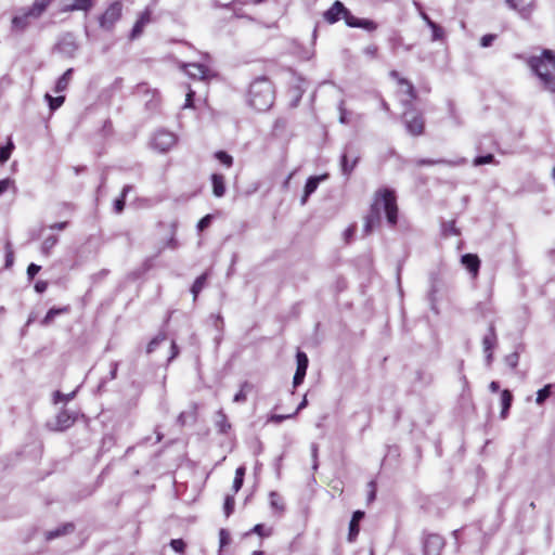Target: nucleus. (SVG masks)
<instances>
[{"label": "nucleus", "mask_w": 555, "mask_h": 555, "mask_svg": "<svg viewBox=\"0 0 555 555\" xmlns=\"http://www.w3.org/2000/svg\"><path fill=\"white\" fill-rule=\"evenodd\" d=\"M382 210L386 215L387 223L391 228L396 227L398 222V206L396 194L392 190L380 189L376 191L370 211L364 220L363 232L365 235L371 234L379 225Z\"/></svg>", "instance_id": "1"}, {"label": "nucleus", "mask_w": 555, "mask_h": 555, "mask_svg": "<svg viewBox=\"0 0 555 555\" xmlns=\"http://www.w3.org/2000/svg\"><path fill=\"white\" fill-rule=\"evenodd\" d=\"M526 64L535 75L543 88L555 93V52L543 49L540 55H532L526 59Z\"/></svg>", "instance_id": "2"}, {"label": "nucleus", "mask_w": 555, "mask_h": 555, "mask_svg": "<svg viewBox=\"0 0 555 555\" xmlns=\"http://www.w3.org/2000/svg\"><path fill=\"white\" fill-rule=\"evenodd\" d=\"M248 104L258 112L268 111L274 103L275 91L271 80L261 76L256 78L248 89Z\"/></svg>", "instance_id": "3"}, {"label": "nucleus", "mask_w": 555, "mask_h": 555, "mask_svg": "<svg viewBox=\"0 0 555 555\" xmlns=\"http://www.w3.org/2000/svg\"><path fill=\"white\" fill-rule=\"evenodd\" d=\"M122 2L115 0L108 4L106 10L98 17L99 27L107 33H112L115 28L116 23L122 16Z\"/></svg>", "instance_id": "4"}, {"label": "nucleus", "mask_w": 555, "mask_h": 555, "mask_svg": "<svg viewBox=\"0 0 555 555\" xmlns=\"http://www.w3.org/2000/svg\"><path fill=\"white\" fill-rule=\"evenodd\" d=\"M177 143L175 133L167 130H157L151 141V146L159 153L168 152Z\"/></svg>", "instance_id": "5"}, {"label": "nucleus", "mask_w": 555, "mask_h": 555, "mask_svg": "<svg viewBox=\"0 0 555 555\" xmlns=\"http://www.w3.org/2000/svg\"><path fill=\"white\" fill-rule=\"evenodd\" d=\"M360 155L353 144L349 143L345 146L344 152L340 156V169L341 173L349 177L356 168Z\"/></svg>", "instance_id": "6"}, {"label": "nucleus", "mask_w": 555, "mask_h": 555, "mask_svg": "<svg viewBox=\"0 0 555 555\" xmlns=\"http://www.w3.org/2000/svg\"><path fill=\"white\" fill-rule=\"evenodd\" d=\"M54 49L66 57H74L79 49V44L74 34L66 33L59 39Z\"/></svg>", "instance_id": "7"}, {"label": "nucleus", "mask_w": 555, "mask_h": 555, "mask_svg": "<svg viewBox=\"0 0 555 555\" xmlns=\"http://www.w3.org/2000/svg\"><path fill=\"white\" fill-rule=\"evenodd\" d=\"M77 420V414L66 409L61 410L53 423H48L47 426L54 431H63L72 427Z\"/></svg>", "instance_id": "8"}, {"label": "nucleus", "mask_w": 555, "mask_h": 555, "mask_svg": "<svg viewBox=\"0 0 555 555\" xmlns=\"http://www.w3.org/2000/svg\"><path fill=\"white\" fill-rule=\"evenodd\" d=\"M406 131L412 135H421L424 132V118L421 114L408 111L403 114Z\"/></svg>", "instance_id": "9"}, {"label": "nucleus", "mask_w": 555, "mask_h": 555, "mask_svg": "<svg viewBox=\"0 0 555 555\" xmlns=\"http://www.w3.org/2000/svg\"><path fill=\"white\" fill-rule=\"evenodd\" d=\"M444 539L436 533H428L423 540L424 555H440L444 547Z\"/></svg>", "instance_id": "10"}, {"label": "nucleus", "mask_w": 555, "mask_h": 555, "mask_svg": "<svg viewBox=\"0 0 555 555\" xmlns=\"http://www.w3.org/2000/svg\"><path fill=\"white\" fill-rule=\"evenodd\" d=\"M296 362H297V369H296V372H295V375H294V378H293V386L294 387H297L300 384H302V382L305 379V376H306V373H307V369H308V364H309V360H308L307 354L305 352H302V351H297Z\"/></svg>", "instance_id": "11"}, {"label": "nucleus", "mask_w": 555, "mask_h": 555, "mask_svg": "<svg viewBox=\"0 0 555 555\" xmlns=\"http://www.w3.org/2000/svg\"><path fill=\"white\" fill-rule=\"evenodd\" d=\"M498 343L495 327L493 323L489 324L488 333L482 339L483 352L486 353L487 363L490 364L492 361V351Z\"/></svg>", "instance_id": "12"}, {"label": "nucleus", "mask_w": 555, "mask_h": 555, "mask_svg": "<svg viewBox=\"0 0 555 555\" xmlns=\"http://www.w3.org/2000/svg\"><path fill=\"white\" fill-rule=\"evenodd\" d=\"M186 75L193 79L205 80L210 76V69L199 63H189L182 66Z\"/></svg>", "instance_id": "13"}, {"label": "nucleus", "mask_w": 555, "mask_h": 555, "mask_svg": "<svg viewBox=\"0 0 555 555\" xmlns=\"http://www.w3.org/2000/svg\"><path fill=\"white\" fill-rule=\"evenodd\" d=\"M345 11L346 7L344 3L337 0L324 12L323 17L328 24H334L343 18Z\"/></svg>", "instance_id": "14"}, {"label": "nucleus", "mask_w": 555, "mask_h": 555, "mask_svg": "<svg viewBox=\"0 0 555 555\" xmlns=\"http://www.w3.org/2000/svg\"><path fill=\"white\" fill-rule=\"evenodd\" d=\"M30 18L33 17V14H30V7L23 10L22 14L15 15L12 18V30L23 33L26 30V28L30 24Z\"/></svg>", "instance_id": "15"}, {"label": "nucleus", "mask_w": 555, "mask_h": 555, "mask_svg": "<svg viewBox=\"0 0 555 555\" xmlns=\"http://www.w3.org/2000/svg\"><path fill=\"white\" fill-rule=\"evenodd\" d=\"M151 22V11L149 9L144 10L137 22L134 23L132 30L130 33V39H137L143 33L144 27Z\"/></svg>", "instance_id": "16"}, {"label": "nucleus", "mask_w": 555, "mask_h": 555, "mask_svg": "<svg viewBox=\"0 0 555 555\" xmlns=\"http://www.w3.org/2000/svg\"><path fill=\"white\" fill-rule=\"evenodd\" d=\"M326 175H322V176H312V177H309L307 182H306V185H305V190H304V195L300 199V203L301 205H305L308 201V197L315 192V190L318 189L319 186V183L323 180L326 179Z\"/></svg>", "instance_id": "17"}, {"label": "nucleus", "mask_w": 555, "mask_h": 555, "mask_svg": "<svg viewBox=\"0 0 555 555\" xmlns=\"http://www.w3.org/2000/svg\"><path fill=\"white\" fill-rule=\"evenodd\" d=\"M416 166H434V165H447V166H460L466 164L465 158H460L457 160H448V159H429V158H420L415 160Z\"/></svg>", "instance_id": "18"}, {"label": "nucleus", "mask_w": 555, "mask_h": 555, "mask_svg": "<svg viewBox=\"0 0 555 555\" xmlns=\"http://www.w3.org/2000/svg\"><path fill=\"white\" fill-rule=\"evenodd\" d=\"M462 263L474 276L478 274L480 260L477 255L465 254L462 256Z\"/></svg>", "instance_id": "19"}, {"label": "nucleus", "mask_w": 555, "mask_h": 555, "mask_svg": "<svg viewBox=\"0 0 555 555\" xmlns=\"http://www.w3.org/2000/svg\"><path fill=\"white\" fill-rule=\"evenodd\" d=\"M364 517V513L361 511H356L351 517L349 522V533L348 540L349 542H353L359 534V521Z\"/></svg>", "instance_id": "20"}, {"label": "nucleus", "mask_w": 555, "mask_h": 555, "mask_svg": "<svg viewBox=\"0 0 555 555\" xmlns=\"http://www.w3.org/2000/svg\"><path fill=\"white\" fill-rule=\"evenodd\" d=\"M212 193L216 197H222L225 194L224 177L220 173H212L210 177Z\"/></svg>", "instance_id": "21"}, {"label": "nucleus", "mask_w": 555, "mask_h": 555, "mask_svg": "<svg viewBox=\"0 0 555 555\" xmlns=\"http://www.w3.org/2000/svg\"><path fill=\"white\" fill-rule=\"evenodd\" d=\"M94 5V0H73L63 9V12L85 11L89 12Z\"/></svg>", "instance_id": "22"}, {"label": "nucleus", "mask_w": 555, "mask_h": 555, "mask_svg": "<svg viewBox=\"0 0 555 555\" xmlns=\"http://www.w3.org/2000/svg\"><path fill=\"white\" fill-rule=\"evenodd\" d=\"M506 4L512 9L517 11L522 17L528 18L532 11L533 5H522V0H506Z\"/></svg>", "instance_id": "23"}, {"label": "nucleus", "mask_w": 555, "mask_h": 555, "mask_svg": "<svg viewBox=\"0 0 555 555\" xmlns=\"http://www.w3.org/2000/svg\"><path fill=\"white\" fill-rule=\"evenodd\" d=\"M69 311H70V307L69 306H64V307H61V308L53 307V308H51L47 312L46 317L41 320V325L42 326H48V325H50L53 322V320L56 317H59L61 314L69 313Z\"/></svg>", "instance_id": "24"}, {"label": "nucleus", "mask_w": 555, "mask_h": 555, "mask_svg": "<svg viewBox=\"0 0 555 555\" xmlns=\"http://www.w3.org/2000/svg\"><path fill=\"white\" fill-rule=\"evenodd\" d=\"M73 73H74V69L73 68H68L57 80H56V83H55V87H54V91L56 93H60V92H63L67 89L70 80H72V76H73Z\"/></svg>", "instance_id": "25"}, {"label": "nucleus", "mask_w": 555, "mask_h": 555, "mask_svg": "<svg viewBox=\"0 0 555 555\" xmlns=\"http://www.w3.org/2000/svg\"><path fill=\"white\" fill-rule=\"evenodd\" d=\"M53 1L54 0H35L30 7V14H33V17H40Z\"/></svg>", "instance_id": "26"}, {"label": "nucleus", "mask_w": 555, "mask_h": 555, "mask_svg": "<svg viewBox=\"0 0 555 555\" xmlns=\"http://www.w3.org/2000/svg\"><path fill=\"white\" fill-rule=\"evenodd\" d=\"M513 402V395L509 390L504 389L501 392V404H502V411H501V418L505 420L508 415V410Z\"/></svg>", "instance_id": "27"}, {"label": "nucleus", "mask_w": 555, "mask_h": 555, "mask_svg": "<svg viewBox=\"0 0 555 555\" xmlns=\"http://www.w3.org/2000/svg\"><path fill=\"white\" fill-rule=\"evenodd\" d=\"M207 278H208V273L205 272V273L201 274L198 278H196V280L194 281V283L191 287V293L193 294L194 301L197 299L198 294L205 287Z\"/></svg>", "instance_id": "28"}, {"label": "nucleus", "mask_w": 555, "mask_h": 555, "mask_svg": "<svg viewBox=\"0 0 555 555\" xmlns=\"http://www.w3.org/2000/svg\"><path fill=\"white\" fill-rule=\"evenodd\" d=\"M216 426L218 427L219 431L222 434H225L231 427V425L228 422L227 415L222 409H220L216 413Z\"/></svg>", "instance_id": "29"}, {"label": "nucleus", "mask_w": 555, "mask_h": 555, "mask_svg": "<svg viewBox=\"0 0 555 555\" xmlns=\"http://www.w3.org/2000/svg\"><path fill=\"white\" fill-rule=\"evenodd\" d=\"M388 42L392 52H397L400 48H403L405 51H410L412 48L411 46H405L403 43V38L399 34H393L389 38Z\"/></svg>", "instance_id": "30"}, {"label": "nucleus", "mask_w": 555, "mask_h": 555, "mask_svg": "<svg viewBox=\"0 0 555 555\" xmlns=\"http://www.w3.org/2000/svg\"><path fill=\"white\" fill-rule=\"evenodd\" d=\"M59 237L56 235H49L46 237L41 245V253L44 256H49L51 250L54 248V246L57 244Z\"/></svg>", "instance_id": "31"}, {"label": "nucleus", "mask_w": 555, "mask_h": 555, "mask_svg": "<svg viewBox=\"0 0 555 555\" xmlns=\"http://www.w3.org/2000/svg\"><path fill=\"white\" fill-rule=\"evenodd\" d=\"M269 499L271 508L276 511L279 514H282L285 507L279 493H276L275 491H271L269 494Z\"/></svg>", "instance_id": "32"}, {"label": "nucleus", "mask_w": 555, "mask_h": 555, "mask_svg": "<svg viewBox=\"0 0 555 555\" xmlns=\"http://www.w3.org/2000/svg\"><path fill=\"white\" fill-rule=\"evenodd\" d=\"M73 530H74V525L73 524H66V525L62 526L61 528L48 531L46 537H47V540H52V539H55V538H57V537H60L62 534L70 532Z\"/></svg>", "instance_id": "33"}, {"label": "nucleus", "mask_w": 555, "mask_h": 555, "mask_svg": "<svg viewBox=\"0 0 555 555\" xmlns=\"http://www.w3.org/2000/svg\"><path fill=\"white\" fill-rule=\"evenodd\" d=\"M167 338L164 332L158 333L146 346V353H152Z\"/></svg>", "instance_id": "34"}, {"label": "nucleus", "mask_w": 555, "mask_h": 555, "mask_svg": "<svg viewBox=\"0 0 555 555\" xmlns=\"http://www.w3.org/2000/svg\"><path fill=\"white\" fill-rule=\"evenodd\" d=\"M245 467L240 466L235 470V477L233 480V490L234 492H238L243 486L244 482V476H245Z\"/></svg>", "instance_id": "35"}, {"label": "nucleus", "mask_w": 555, "mask_h": 555, "mask_svg": "<svg viewBox=\"0 0 555 555\" xmlns=\"http://www.w3.org/2000/svg\"><path fill=\"white\" fill-rule=\"evenodd\" d=\"M552 385H545L543 388L539 389L537 392L535 402L539 405H542L545 400L551 396Z\"/></svg>", "instance_id": "36"}, {"label": "nucleus", "mask_w": 555, "mask_h": 555, "mask_svg": "<svg viewBox=\"0 0 555 555\" xmlns=\"http://www.w3.org/2000/svg\"><path fill=\"white\" fill-rule=\"evenodd\" d=\"M485 164H496L494 155L491 153H489L487 155H479V156L475 157L473 160V165L475 167H478V166H481Z\"/></svg>", "instance_id": "37"}, {"label": "nucleus", "mask_w": 555, "mask_h": 555, "mask_svg": "<svg viewBox=\"0 0 555 555\" xmlns=\"http://www.w3.org/2000/svg\"><path fill=\"white\" fill-rule=\"evenodd\" d=\"M215 158L218 159L227 168H230L233 165V157L224 151L216 152Z\"/></svg>", "instance_id": "38"}, {"label": "nucleus", "mask_w": 555, "mask_h": 555, "mask_svg": "<svg viewBox=\"0 0 555 555\" xmlns=\"http://www.w3.org/2000/svg\"><path fill=\"white\" fill-rule=\"evenodd\" d=\"M429 28L431 29V40L433 41H439L444 38V30L437 23H429Z\"/></svg>", "instance_id": "39"}, {"label": "nucleus", "mask_w": 555, "mask_h": 555, "mask_svg": "<svg viewBox=\"0 0 555 555\" xmlns=\"http://www.w3.org/2000/svg\"><path fill=\"white\" fill-rule=\"evenodd\" d=\"M46 100L49 103L50 109L51 111H55V109H57L59 107L62 106V104L65 101V96L64 95H59V96L53 98L49 93H47L46 94Z\"/></svg>", "instance_id": "40"}, {"label": "nucleus", "mask_w": 555, "mask_h": 555, "mask_svg": "<svg viewBox=\"0 0 555 555\" xmlns=\"http://www.w3.org/2000/svg\"><path fill=\"white\" fill-rule=\"evenodd\" d=\"M14 149L13 142L10 140L7 145L0 147V163L3 164L11 157Z\"/></svg>", "instance_id": "41"}, {"label": "nucleus", "mask_w": 555, "mask_h": 555, "mask_svg": "<svg viewBox=\"0 0 555 555\" xmlns=\"http://www.w3.org/2000/svg\"><path fill=\"white\" fill-rule=\"evenodd\" d=\"M246 389H250V385L248 382H244L241 385V390L234 395L233 402L235 403H243L247 400V395L245 392Z\"/></svg>", "instance_id": "42"}, {"label": "nucleus", "mask_w": 555, "mask_h": 555, "mask_svg": "<svg viewBox=\"0 0 555 555\" xmlns=\"http://www.w3.org/2000/svg\"><path fill=\"white\" fill-rule=\"evenodd\" d=\"M357 28H362V29H365L367 31H374V30L377 29V24L374 21H372V20L359 18L358 27Z\"/></svg>", "instance_id": "43"}, {"label": "nucleus", "mask_w": 555, "mask_h": 555, "mask_svg": "<svg viewBox=\"0 0 555 555\" xmlns=\"http://www.w3.org/2000/svg\"><path fill=\"white\" fill-rule=\"evenodd\" d=\"M76 396V391H72L70 393H63L61 391H55L54 395H53V402L54 403H59L61 401H65V402H68L70 400L74 399V397Z\"/></svg>", "instance_id": "44"}, {"label": "nucleus", "mask_w": 555, "mask_h": 555, "mask_svg": "<svg viewBox=\"0 0 555 555\" xmlns=\"http://www.w3.org/2000/svg\"><path fill=\"white\" fill-rule=\"evenodd\" d=\"M343 18L346 23L347 26L349 27H352V28H357L358 27V22H359V18L356 17L354 15L351 14V12L346 9L344 15H343Z\"/></svg>", "instance_id": "45"}, {"label": "nucleus", "mask_w": 555, "mask_h": 555, "mask_svg": "<svg viewBox=\"0 0 555 555\" xmlns=\"http://www.w3.org/2000/svg\"><path fill=\"white\" fill-rule=\"evenodd\" d=\"M235 500L232 495H227L224 499L223 509L227 517H229L234 511Z\"/></svg>", "instance_id": "46"}, {"label": "nucleus", "mask_w": 555, "mask_h": 555, "mask_svg": "<svg viewBox=\"0 0 555 555\" xmlns=\"http://www.w3.org/2000/svg\"><path fill=\"white\" fill-rule=\"evenodd\" d=\"M339 111V122L343 125L349 124L348 111L345 108V102L340 101L338 105Z\"/></svg>", "instance_id": "47"}, {"label": "nucleus", "mask_w": 555, "mask_h": 555, "mask_svg": "<svg viewBox=\"0 0 555 555\" xmlns=\"http://www.w3.org/2000/svg\"><path fill=\"white\" fill-rule=\"evenodd\" d=\"M170 546L177 553H183L185 548V543L182 539H172L170 541Z\"/></svg>", "instance_id": "48"}, {"label": "nucleus", "mask_w": 555, "mask_h": 555, "mask_svg": "<svg viewBox=\"0 0 555 555\" xmlns=\"http://www.w3.org/2000/svg\"><path fill=\"white\" fill-rule=\"evenodd\" d=\"M10 188H15L14 181L10 178L0 180V196L7 192Z\"/></svg>", "instance_id": "49"}, {"label": "nucleus", "mask_w": 555, "mask_h": 555, "mask_svg": "<svg viewBox=\"0 0 555 555\" xmlns=\"http://www.w3.org/2000/svg\"><path fill=\"white\" fill-rule=\"evenodd\" d=\"M398 81H399L400 85H404L406 87V93L410 95L411 99H415L416 98V93H415L414 87H413V85L411 82H409L404 78H399Z\"/></svg>", "instance_id": "50"}, {"label": "nucleus", "mask_w": 555, "mask_h": 555, "mask_svg": "<svg viewBox=\"0 0 555 555\" xmlns=\"http://www.w3.org/2000/svg\"><path fill=\"white\" fill-rule=\"evenodd\" d=\"M496 38V35L494 34H487L485 36L481 37L480 39V46L482 48H488L492 44V42L495 40Z\"/></svg>", "instance_id": "51"}, {"label": "nucleus", "mask_w": 555, "mask_h": 555, "mask_svg": "<svg viewBox=\"0 0 555 555\" xmlns=\"http://www.w3.org/2000/svg\"><path fill=\"white\" fill-rule=\"evenodd\" d=\"M210 222H211V216H210V215H206L205 217H203V218L198 221V223H197V229H198V231H203V230H205L206 228H208V227H209V224H210Z\"/></svg>", "instance_id": "52"}, {"label": "nucleus", "mask_w": 555, "mask_h": 555, "mask_svg": "<svg viewBox=\"0 0 555 555\" xmlns=\"http://www.w3.org/2000/svg\"><path fill=\"white\" fill-rule=\"evenodd\" d=\"M356 225L354 224H351L350 227H348L345 231H344V238L346 241V243H350L354 233H356Z\"/></svg>", "instance_id": "53"}, {"label": "nucleus", "mask_w": 555, "mask_h": 555, "mask_svg": "<svg viewBox=\"0 0 555 555\" xmlns=\"http://www.w3.org/2000/svg\"><path fill=\"white\" fill-rule=\"evenodd\" d=\"M251 532L257 533L260 537H269L271 534V530L264 531V527L261 524L254 526Z\"/></svg>", "instance_id": "54"}, {"label": "nucleus", "mask_w": 555, "mask_h": 555, "mask_svg": "<svg viewBox=\"0 0 555 555\" xmlns=\"http://www.w3.org/2000/svg\"><path fill=\"white\" fill-rule=\"evenodd\" d=\"M519 356L518 353L514 352L506 357L505 361L511 367H516L518 364Z\"/></svg>", "instance_id": "55"}, {"label": "nucleus", "mask_w": 555, "mask_h": 555, "mask_svg": "<svg viewBox=\"0 0 555 555\" xmlns=\"http://www.w3.org/2000/svg\"><path fill=\"white\" fill-rule=\"evenodd\" d=\"M377 51H378V48L375 44H370V46L365 47L363 50L364 54L372 59L376 57Z\"/></svg>", "instance_id": "56"}, {"label": "nucleus", "mask_w": 555, "mask_h": 555, "mask_svg": "<svg viewBox=\"0 0 555 555\" xmlns=\"http://www.w3.org/2000/svg\"><path fill=\"white\" fill-rule=\"evenodd\" d=\"M41 267L36 263H30L27 268V275L31 280L40 271Z\"/></svg>", "instance_id": "57"}, {"label": "nucleus", "mask_w": 555, "mask_h": 555, "mask_svg": "<svg viewBox=\"0 0 555 555\" xmlns=\"http://www.w3.org/2000/svg\"><path fill=\"white\" fill-rule=\"evenodd\" d=\"M179 347L178 345L176 344L175 340L171 341V346H170V356L168 358V362H171L173 359H176L178 356H179Z\"/></svg>", "instance_id": "58"}, {"label": "nucleus", "mask_w": 555, "mask_h": 555, "mask_svg": "<svg viewBox=\"0 0 555 555\" xmlns=\"http://www.w3.org/2000/svg\"><path fill=\"white\" fill-rule=\"evenodd\" d=\"M294 414H287V415H282V414H273L271 417H270V422H273V423H276V424H280L282 423L283 421L287 420V418H291L293 417Z\"/></svg>", "instance_id": "59"}, {"label": "nucleus", "mask_w": 555, "mask_h": 555, "mask_svg": "<svg viewBox=\"0 0 555 555\" xmlns=\"http://www.w3.org/2000/svg\"><path fill=\"white\" fill-rule=\"evenodd\" d=\"M125 198L126 197L120 196L119 198L115 199V202H114V209H115V211L117 214H119V212H121L124 210Z\"/></svg>", "instance_id": "60"}, {"label": "nucleus", "mask_w": 555, "mask_h": 555, "mask_svg": "<svg viewBox=\"0 0 555 555\" xmlns=\"http://www.w3.org/2000/svg\"><path fill=\"white\" fill-rule=\"evenodd\" d=\"M195 95V92L192 89H189L186 93V99L183 107H193V98Z\"/></svg>", "instance_id": "61"}, {"label": "nucleus", "mask_w": 555, "mask_h": 555, "mask_svg": "<svg viewBox=\"0 0 555 555\" xmlns=\"http://www.w3.org/2000/svg\"><path fill=\"white\" fill-rule=\"evenodd\" d=\"M219 538H220V545L221 546H223V545L229 543L230 537H229V533L224 529L220 530Z\"/></svg>", "instance_id": "62"}, {"label": "nucleus", "mask_w": 555, "mask_h": 555, "mask_svg": "<svg viewBox=\"0 0 555 555\" xmlns=\"http://www.w3.org/2000/svg\"><path fill=\"white\" fill-rule=\"evenodd\" d=\"M68 225V222L67 221H62V222H55L53 224H51L49 227L50 230H59V231H63L67 228Z\"/></svg>", "instance_id": "63"}, {"label": "nucleus", "mask_w": 555, "mask_h": 555, "mask_svg": "<svg viewBox=\"0 0 555 555\" xmlns=\"http://www.w3.org/2000/svg\"><path fill=\"white\" fill-rule=\"evenodd\" d=\"M48 287V283L44 282V281H38L36 284H35V291L39 294L46 292Z\"/></svg>", "instance_id": "64"}]
</instances>
